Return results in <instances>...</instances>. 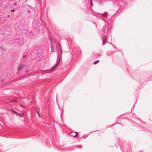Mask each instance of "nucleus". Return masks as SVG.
<instances>
[{
	"instance_id": "obj_1",
	"label": "nucleus",
	"mask_w": 152,
	"mask_h": 152,
	"mask_svg": "<svg viewBox=\"0 0 152 152\" xmlns=\"http://www.w3.org/2000/svg\"><path fill=\"white\" fill-rule=\"evenodd\" d=\"M108 27H107L106 26H104L102 30V32H103V36L102 38V45H103L105 44V42L107 40V31Z\"/></svg>"
},
{
	"instance_id": "obj_2",
	"label": "nucleus",
	"mask_w": 152,
	"mask_h": 152,
	"mask_svg": "<svg viewBox=\"0 0 152 152\" xmlns=\"http://www.w3.org/2000/svg\"><path fill=\"white\" fill-rule=\"evenodd\" d=\"M50 43L51 45V51L52 52H54L55 50V46L54 43L53 42L51 39H50Z\"/></svg>"
},
{
	"instance_id": "obj_3",
	"label": "nucleus",
	"mask_w": 152,
	"mask_h": 152,
	"mask_svg": "<svg viewBox=\"0 0 152 152\" xmlns=\"http://www.w3.org/2000/svg\"><path fill=\"white\" fill-rule=\"evenodd\" d=\"M15 40V43H17L19 45H22L23 44V40L20 39L16 38L14 39Z\"/></svg>"
},
{
	"instance_id": "obj_4",
	"label": "nucleus",
	"mask_w": 152,
	"mask_h": 152,
	"mask_svg": "<svg viewBox=\"0 0 152 152\" xmlns=\"http://www.w3.org/2000/svg\"><path fill=\"white\" fill-rule=\"evenodd\" d=\"M24 67V65L22 64H20L17 68V70L18 71H20Z\"/></svg>"
},
{
	"instance_id": "obj_5",
	"label": "nucleus",
	"mask_w": 152,
	"mask_h": 152,
	"mask_svg": "<svg viewBox=\"0 0 152 152\" xmlns=\"http://www.w3.org/2000/svg\"><path fill=\"white\" fill-rule=\"evenodd\" d=\"M60 61V59H58V60L56 62L55 64L53 66V67H52L51 68V70L53 71V70H55V68L58 66V64H59Z\"/></svg>"
},
{
	"instance_id": "obj_6",
	"label": "nucleus",
	"mask_w": 152,
	"mask_h": 152,
	"mask_svg": "<svg viewBox=\"0 0 152 152\" xmlns=\"http://www.w3.org/2000/svg\"><path fill=\"white\" fill-rule=\"evenodd\" d=\"M102 16L104 18H107V16L108 15L107 12H105L101 14Z\"/></svg>"
},
{
	"instance_id": "obj_7",
	"label": "nucleus",
	"mask_w": 152,
	"mask_h": 152,
	"mask_svg": "<svg viewBox=\"0 0 152 152\" xmlns=\"http://www.w3.org/2000/svg\"><path fill=\"white\" fill-rule=\"evenodd\" d=\"M127 148H126V151L127 152H131V147L129 145L127 146Z\"/></svg>"
},
{
	"instance_id": "obj_8",
	"label": "nucleus",
	"mask_w": 152,
	"mask_h": 152,
	"mask_svg": "<svg viewBox=\"0 0 152 152\" xmlns=\"http://www.w3.org/2000/svg\"><path fill=\"white\" fill-rule=\"evenodd\" d=\"M72 133H70V134L71 136H73L74 137H76L78 135V133L77 132H75V135H72Z\"/></svg>"
},
{
	"instance_id": "obj_9",
	"label": "nucleus",
	"mask_w": 152,
	"mask_h": 152,
	"mask_svg": "<svg viewBox=\"0 0 152 152\" xmlns=\"http://www.w3.org/2000/svg\"><path fill=\"white\" fill-rule=\"evenodd\" d=\"M103 0H94V1L100 4L102 2Z\"/></svg>"
},
{
	"instance_id": "obj_10",
	"label": "nucleus",
	"mask_w": 152,
	"mask_h": 152,
	"mask_svg": "<svg viewBox=\"0 0 152 152\" xmlns=\"http://www.w3.org/2000/svg\"><path fill=\"white\" fill-rule=\"evenodd\" d=\"M16 115H17L18 116H19L20 117L22 116L23 115V113H17Z\"/></svg>"
},
{
	"instance_id": "obj_11",
	"label": "nucleus",
	"mask_w": 152,
	"mask_h": 152,
	"mask_svg": "<svg viewBox=\"0 0 152 152\" xmlns=\"http://www.w3.org/2000/svg\"><path fill=\"white\" fill-rule=\"evenodd\" d=\"M11 110L16 115L17 114V113H18L17 111H16L14 110H13V109H11Z\"/></svg>"
},
{
	"instance_id": "obj_12",
	"label": "nucleus",
	"mask_w": 152,
	"mask_h": 152,
	"mask_svg": "<svg viewBox=\"0 0 152 152\" xmlns=\"http://www.w3.org/2000/svg\"><path fill=\"white\" fill-rule=\"evenodd\" d=\"M75 148H82V146L81 145H76L75 146Z\"/></svg>"
},
{
	"instance_id": "obj_13",
	"label": "nucleus",
	"mask_w": 152,
	"mask_h": 152,
	"mask_svg": "<svg viewBox=\"0 0 152 152\" xmlns=\"http://www.w3.org/2000/svg\"><path fill=\"white\" fill-rule=\"evenodd\" d=\"M99 60H97L96 61H94L93 63V64H96L98 63L99 62Z\"/></svg>"
},
{
	"instance_id": "obj_14",
	"label": "nucleus",
	"mask_w": 152,
	"mask_h": 152,
	"mask_svg": "<svg viewBox=\"0 0 152 152\" xmlns=\"http://www.w3.org/2000/svg\"><path fill=\"white\" fill-rule=\"evenodd\" d=\"M1 49L2 50H3V51H5L6 50V49H5V48H3L1 46Z\"/></svg>"
},
{
	"instance_id": "obj_15",
	"label": "nucleus",
	"mask_w": 152,
	"mask_h": 152,
	"mask_svg": "<svg viewBox=\"0 0 152 152\" xmlns=\"http://www.w3.org/2000/svg\"><path fill=\"white\" fill-rule=\"evenodd\" d=\"M90 4L91 6H93L92 0H90Z\"/></svg>"
},
{
	"instance_id": "obj_16",
	"label": "nucleus",
	"mask_w": 152,
	"mask_h": 152,
	"mask_svg": "<svg viewBox=\"0 0 152 152\" xmlns=\"http://www.w3.org/2000/svg\"><path fill=\"white\" fill-rule=\"evenodd\" d=\"M37 113L38 115V116H39V118H40V115L39 114V112L38 111H37Z\"/></svg>"
},
{
	"instance_id": "obj_17",
	"label": "nucleus",
	"mask_w": 152,
	"mask_h": 152,
	"mask_svg": "<svg viewBox=\"0 0 152 152\" xmlns=\"http://www.w3.org/2000/svg\"><path fill=\"white\" fill-rule=\"evenodd\" d=\"M22 57L23 58H26V55H23V56H22Z\"/></svg>"
},
{
	"instance_id": "obj_18",
	"label": "nucleus",
	"mask_w": 152,
	"mask_h": 152,
	"mask_svg": "<svg viewBox=\"0 0 152 152\" xmlns=\"http://www.w3.org/2000/svg\"><path fill=\"white\" fill-rule=\"evenodd\" d=\"M15 100H13L12 101H10V102L12 103V102H15Z\"/></svg>"
},
{
	"instance_id": "obj_19",
	"label": "nucleus",
	"mask_w": 152,
	"mask_h": 152,
	"mask_svg": "<svg viewBox=\"0 0 152 152\" xmlns=\"http://www.w3.org/2000/svg\"><path fill=\"white\" fill-rule=\"evenodd\" d=\"M101 19L105 23L106 21H105V20L104 19H103L102 18H101Z\"/></svg>"
},
{
	"instance_id": "obj_20",
	"label": "nucleus",
	"mask_w": 152,
	"mask_h": 152,
	"mask_svg": "<svg viewBox=\"0 0 152 152\" xmlns=\"http://www.w3.org/2000/svg\"><path fill=\"white\" fill-rule=\"evenodd\" d=\"M4 29V28L2 27L0 28V30H2Z\"/></svg>"
},
{
	"instance_id": "obj_21",
	"label": "nucleus",
	"mask_w": 152,
	"mask_h": 152,
	"mask_svg": "<svg viewBox=\"0 0 152 152\" xmlns=\"http://www.w3.org/2000/svg\"><path fill=\"white\" fill-rule=\"evenodd\" d=\"M17 4V3H14V4H13V5H14V6H15Z\"/></svg>"
},
{
	"instance_id": "obj_22",
	"label": "nucleus",
	"mask_w": 152,
	"mask_h": 152,
	"mask_svg": "<svg viewBox=\"0 0 152 152\" xmlns=\"http://www.w3.org/2000/svg\"><path fill=\"white\" fill-rule=\"evenodd\" d=\"M15 11V10L14 9H12L11 10V12H13Z\"/></svg>"
},
{
	"instance_id": "obj_23",
	"label": "nucleus",
	"mask_w": 152,
	"mask_h": 152,
	"mask_svg": "<svg viewBox=\"0 0 152 152\" xmlns=\"http://www.w3.org/2000/svg\"><path fill=\"white\" fill-rule=\"evenodd\" d=\"M97 131V130H96V131H94V132H95V131ZM94 132H94H90V133H92L93 132Z\"/></svg>"
},
{
	"instance_id": "obj_24",
	"label": "nucleus",
	"mask_w": 152,
	"mask_h": 152,
	"mask_svg": "<svg viewBox=\"0 0 152 152\" xmlns=\"http://www.w3.org/2000/svg\"><path fill=\"white\" fill-rule=\"evenodd\" d=\"M108 42V43H110V44L111 45H113V44H112V43H110V42Z\"/></svg>"
},
{
	"instance_id": "obj_25",
	"label": "nucleus",
	"mask_w": 152,
	"mask_h": 152,
	"mask_svg": "<svg viewBox=\"0 0 152 152\" xmlns=\"http://www.w3.org/2000/svg\"><path fill=\"white\" fill-rule=\"evenodd\" d=\"M112 46H113V47L115 48H116L115 47L114 45H112Z\"/></svg>"
},
{
	"instance_id": "obj_26",
	"label": "nucleus",
	"mask_w": 152,
	"mask_h": 152,
	"mask_svg": "<svg viewBox=\"0 0 152 152\" xmlns=\"http://www.w3.org/2000/svg\"><path fill=\"white\" fill-rule=\"evenodd\" d=\"M108 24L109 25V24H110V22H109V21H108Z\"/></svg>"
},
{
	"instance_id": "obj_27",
	"label": "nucleus",
	"mask_w": 152,
	"mask_h": 152,
	"mask_svg": "<svg viewBox=\"0 0 152 152\" xmlns=\"http://www.w3.org/2000/svg\"><path fill=\"white\" fill-rule=\"evenodd\" d=\"M28 12L30 13V11H29V10H28Z\"/></svg>"
},
{
	"instance_id": "obj_28",
	"label": "nucleus",
	"mask_w": 152,
	"mask_h": 152,
	"mask_svg": "<svg viewBox=\"0 0 152 152\" xmlns=\"http://www.w3.org/2000/svg\"><path fill=\"white\" fill-rule=\"evenodd\" d=\"M3 33V31H2L1 32V34H2V33Z\"/></svg>"
},
{
	"instance_id": "obj_29",
	"label": "nucleus",
	"mask_w": 152,
	"mask_h": 152,
	"mask_svg": "<svg viewBox=\"0 0 152 152\" xmlns=\"http://www.w3.org/2000/svg\"><path fill=\"white\" fill-rule=\"evenodd\" d=\"M7 17H10V15H7Z\"/></svg>"
},
{
	"instance_id": "obj_30",
	"label": "nucleus",
	"mask_w": 152,
	"mask_h": 152,
	"mask_svg": "<svg viewBox=\"0 0 152 152\" xmlns=\"http://www.w3.org/2000/svg\"><path fill=\"white\" fill-rule=\"evenodd\" d=\"M27 72H28V71H27V70H26V71H25V72H26V73H27Z\"/></svg>"
},
{
	"instance_id": "obj_31",
	"label": "nucleus",
	"mask_w": 152,
	"mask_h": 152,
	"mask_svg": "<svg viewBox=\"0 0 152 152\" xmlns=\"http://www.w3.org/2000/svg\"><path fill=\"white\" fill-rule=\"evenodd\" d=\"M60 51H61V53H62V51H61V49H60Z\"/></svg>"
},
{
	"instance_id": "obj_32",
	"label": "nucleus",
	"mask_w": 152,
	"mask_h": 152,
	"mask_svg": "<svg viewBox=\"0 0 152 152\" xmlns=\"http://www.w3.org/2000/svg\"><path fill=\"white\" fill-rule=\"evenodd\" d=\"M1 82H2L3 81V80H1Z\"/></svg>"
},
{
	"instance_id": "obj_33",
	"label": "nucleus",
	"mask_w": 152,
	"mask_h": 152,
	"mask_svg": "<svg viewBox=\"0 0 152 152\" xmlns=\"http://www.w3.org/2000/svg\"><path fill=\"white\" fill-rule=\"evenodd\" d=\"M107 55H108V53H107Z\"/></svg>"
},
{
	"instance_id": "obj_34",
	"label": "nucleus",
	"mask_w": 152,
	"mask_h": 152,
	"mask_svg": "<svg viewBox=\"0 0 152 152\" xmlns=\"http://www.w3.org/2000/svg\"><path fill=\"white\" fill-rule=\"evenodd\" d=\"M72 135H75V134H72Z\"/></svg>"
}]
</instances>
